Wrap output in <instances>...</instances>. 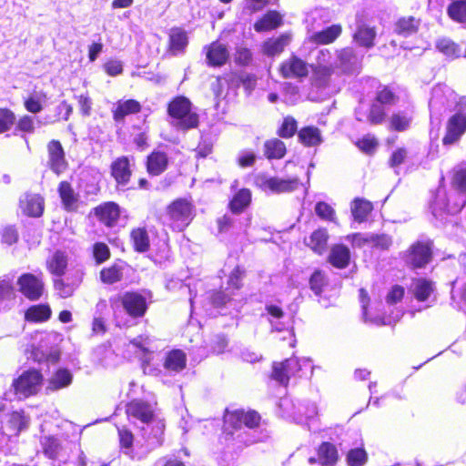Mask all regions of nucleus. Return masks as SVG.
I'll return each instance as SVG.
<instances>
[{"mask_svg": "<svg viewBox=\"0 0 466 466\" xmlns=\"http://www.w3.org/2000/svg\"><path fill=\"white\" fill-rule=\"evenodd\" d=\"M126 413L129 421L143 425L141 431L149 449L162 444L165 423L156 416L152 404L142 400H133L127 404Z\"/></svg>", "mask_w": 466, "mask_h": 466, "instance_id": "1", "label": "nucleus"}, {"mask_svg": "<svg viewBox=\"0 0 466 466\" xmlns=\"http://www.w3.org/2000/svg\"><path fill=\"white\" fill-rule=\"evenodd\" d=\"M171 124L177 129L188 130L198 125V115L192 110L190 100L183 96H176L167 106Z\"/></svg>", "mask_w": 466, "mask_h": 466, "instance_id": "2", "label": "nucleus"}, {"mask_svg": "<svg viewBox=\"0 0 466 466\" xmlns=\"http://www.w3.org/2000/svg\"><path fill=\"white\" fill-rule=\"evenodd\" d=\"M194 217L195 207L186 198H177L167 208V223L174 230H184L190 224Z\"/></svg>", "mask_w": 466, "mask_h": 466, "instance_id": "3", "label": "nucleus"}, {"mask_svg": "<svg viewBox=\"0 0 466 466\" xmlns=\"http://www.w3.org/2000/svg\"><path fill=\"white\" fill-rule=\"evenodd\" d=\"M304 368L313 370L309 360L287 359L273 364L272 378L280 385L287 386L291 377H302Z\"/></svg>", "mask_w": 466, "mask_h": 466, "instance_id": "4", "label": "nucleus"}, {"mask_svg": "<svg viewBox=\"0 0 466 466\" xmlns=\"http://www.w3.org/2000/svg\"><path fill=\"white\" fill-rule=\"evenodd\" d=\"M43 376L35 370L23 372L12 383L13 394L17 400H24L35 395L42 388Z\"/></svg>", "mask_w": 466, "mask_h": 466, "instance_id": "5", "label": "nucleus"}, {"mask_svg": "<svg viewBox=\"0 0 466 466\" xmlns=\"http://www.w3.org/2000/svg\"><path fill=\"white\" fill-rule=\"evenodd\" d=\"M260 416L254 410H227L224 415V431L227 435L234 436V431H239L242 426L249 429L257 427L259 423Z\"/></svg>", "mask_w": 466, "mask_h": 466, "instance_id": "6", "label": "nucleus"}, {"mask_svg": "<svg viewBox=\"0 0 466 466\" xmlns=\"http://www.w3.org/2000/svg\"><path fill=\"white\" fill-rule=\"evenodd\" d=\"M29 417L24 410H15L6 416L5 425H0V447L3 446L10 437L17 436L27 429L29 425Z\"/></svg>", "mask_w": 466, "mask_h": 466, "instance_id": "7", "label": "nucleus"}, {"mask_svg": "<svg viewBox=\"0 0 466 466\" xmlns=\"http://www.w3.org/2000/svg\"><path fill=\"white\" fill-rule=\"evenodd\" d=\"M258 184L265 191L280 194L289 193L296 190L300 182L298 177L280 178L277 177H268L260 176L258 178Z\"/></svg>", "mask_w": 466, "mask_h": 466, "instance_id": "8", "label": "nucleus"}, {"mask_svg": "<svg viewBox=\"0 0 466 466\" xmlns=\"http://www.w3.org/2000/svg\"><path fill=\"white\" fill-rule=\"evenodd\" d=\"M431 242L417 241L408 249L405 260L412 268H423L431 259Z\"/></svg>", "mask_w": 466, "mask_h": 466, "instance_id": "9", "label": "nucleus"}, {"mask_svg": "<svg viewBox=\"0 0 466 466\" xmlns=\"http://www.w3.org/2000/svg\"><path fill=\"white\" fill-rule=\"evenodd\" d=\"M20 292L30 300H37L43 294L44 283L36 276L25 273L17 280Z\"/></svg>", "mask_w": 466, "mask_h": 466, "instance_id": "10", "label": "nucleus"}, {"mask_svg": "<svg viewBox=\"0 0 466 466\" xmlns=\"http://www.w3.org/2000/svg\"><path fill=\"white\" fill-rule=\"evenodd\" d=\"M336 66L344 74L358 73L361 67V58L351 47L338 51Z\"/></svg>", "mask_w": 466, "mask_h": 466, "instance_id": "11", "label": "nucleus"}, {"mask_svg": "<svg viewBox=\"0 0 466 466\" xmlns=\"http://www.w3.org/2000/svg\"><path fill=\"white\" fill-rule=\"evenodd\" d=\"M126 312L132 318L143 317L147 309L146 298L137 292H127L121 298Z\"/></svg>", "mask_w": 466, "mask_h": 466, "instance_id": "12", "label": "nucleus"}, {"mask_svg": "<svg viewBox=\"0 0 466 466\" xmlns=\"http://www.w3.org/2000/svg\"><path fill=\"white\" fill-rule=\"evenodd\" d=\"M446 135L442 138L444 145L457 142L466 131V116L461 113L453 115L447 123Z\"/></svg>", "mask_w": 466, "mask_h": 466, "instance_id": "13", "label": "nucleus"}, {"mask_svg": "<svg viewBox=\"0 0 466 466\" xmlns=\"http://www.w3.org/2000/svg\"><path fill=\"white\" fill-rule=\"evenodd\" d=\"M309 66L302 59L292 56L280 66L281 75L286 78H301L309 74Z\"/></svg>", "mask_w": 466, "mask_h": 466, "instance_id": "14", "label": "nucleus"}, {"mask_svg": "<svg viewBox=\"0 0 466 466\" xmlns=\"http://www.w3.org/2000/svg\"><path fill=\"white\" fill-rule=\"evenodd\" d=\"M58 193L64 208L68 212L76 211L80 206V198L70 183L62 181L58 186Z\"/></svg>", "mask_w": 466, "mask_h": 466, "instance_id": "15", "label": "nucleus"}, {"mask_svg": "<svg viewBox=\"0 0 466 466\" xmlns=\"http://www.w3.org/2000/svg\"><path fill=\"white\" fill-rule=\"evenodd\" d=\"M47 149L51 169L56 174L62 173L66 167V162L61 143L52 140L48 143Z\"/></svg>", "mask_w": 466, "mask_h": 466, "instance_id": "16", "label": "nucleus"}, {"mask_svg": "<svg viewBox=\"0 0 466 466\" xmlns=\"http://www.w3.org/2000/svg\"><path fill=\"white\" fill-rule=\"evenodd\" d=\"M206 49L207 61L211 66H221L226 64L229 57L227 46L218 41L211 43Z\"/></svg>", "mask_w": 466, "mask_h": 466, "instance_id": "17", "label": "nucleus"}, {"mask_svg": "<svg viewBox=\"0 0 466 466\" xmlns=\"http://www.w3.org/2000/svg\"><path fill=\"white\" fill-rule=\"evenodd\" d=\"M44 198L38 194H25L20 199V207L29 217H40L44 211Z\"/></svg>", "mask_w": 466, "mask_h": 466, "instance_id": "18", "label": "nucleus"}, {"mask_svg": "<svg viewBox=\"0 0 466 466\" xmlns=\"http://www.w3.org/2000/svg\"><path fill=\"white\" fill-rule=\"evenodd\" d=\"M111 175L116 183L126 186L131 177L130 162L128 157H120L111 164Z\"/></svg>", "mask_w": 466, "mask_h": 466, "instance_id": "19", "label": "nucleus"}, {"mask_svg": "<svg viewBox=\"0 0 466 466\" xmlns=\"http://www.w3.org/2000/svg\"><path fill=\"white\" fill-rule=\"evenodd\" d=\"M96 215L102 223L107 227H112L119 218V207L114 202H106L96 208Z\"/></svg>", "mask_w": 466, "mask_h": 466, "instance_id": "20", "label": "nucleus"}, {"mask_svg": "<svg viewBox=\"0 0 466 466\" xmlns=\"http://www.w3.org/2000/svg\"><path fill=\"white\" fill-rule=\"evenodd\" d=\"M188 44L187 32L180 27H173L169 31V50L173 55L184 53Z\"/></svg>", "mask_w": 466, "mask_h": 466, "instance_id": "21", "label": "nucleus"}, {"mask_svg": "<svg viewBox=\"0 0 466 466\" xmlns=\"http://www.w3.org/2000/svg\"><path fill=\"white\" fill-rule=\"evenodd\" d=\"M68 258L65 252L56 251L46 261V267L49 272L56 277H63L66 274Z\"/></svg>", "mask_w": 466, "mask_h": 466, "instance_id": "22", "label": "nucleus"}, {"mask_svg": "<svg viewBox=\"0 0 466 466\" xmlns=\"http://www.w3.org/2000/svg\"><path fill=\"white\" fill-rule=\"evenodd\" d=\"M386 116V112L381 105L375 102L370 106L368 115L361 112L360 108L356 110V118L358 121H368L371 125L381 124Z\"/></svg>", "mask_w": 466, "mask_h": 466, "instance_id": "23", "label": "nucleus"}, {"mask_svg": "<svg viewBox=\"0 0 466 466\" xmlns=\"http://www.w3.org/2000/svg\"><path fill=\"white\" fill-rule=\"evenodd\" d=\"M186 354L180 350H173L167 353L164 368L169 372H179L186 367Z\"/></svg>", "mask_w": 466, "mask_h": 466, "instance_id": "24", "label": "nucleus"}, {"mask_svg": "<svg viewBox=\"0 0 466 466\" xmlns=\"http://www.w3.org/2000/svg\"><path fill=\"white\" fill-rule=\"evenodd\" d=\"M130 344L141 351V360L143 364H149L151 355L155 350L153 339L147 335H140L134 338L130 341Z\"/></svg>", "mask_w": 466, "mask_h": 466, "instance_id": "25", "label": "nucleus"}, {"mask_svg": "<svg viewBox=\"0 0 466 466\" xmlns=\"http://www.w3.org/2000/svg\"><path fill=\"white\" fill-rule=\"evenodd\" d=\"M167 163L168 158L166 153L154 151L147 157V171L153 176H158L167 169Z\"/></svg>", "mask_w": 466, "mask_h": 466, "instance_id": "26", "label": "nucleus"}, {"mask_svg": "<svg viewBox=\"0 0 466 466\" xmlns=\"http://www.w3.org/2000/svg\"><path fill=\"white\" fill-rule=\"evenodd\" d=\"M140 109L141 106L137 100L118 101L116 108L113 110V117L115 121L121 122L127 116L138 113Z\"/></svg>", "mask_w": 466, "mask_h": 466, "instance_id": "27", "label": "nucleus"}, {"mask_svg": "<svg viewBox=\"0 0 466 466\" xmlns=\"http://www.w3.org/2000/svg\"><path fill=\"white\" fill-rule=\"evenodd\" d=\"M299 141L306 147H317L322 143L320 130L313 126L301 128L298 132Z\"/></svg>", "mask_w": 466, "mask_h": 466, "instance_id": "28", "label": "nucleus"}, {"mask_svg": "<svg viewBox=\"0 0 466 466\" xmlns=\"http://www.w3.org/2000/svg\"><path fill=\"white\" fill-rule=\"evenodd\" d=\"M350 249L344 245L332 247L329 256V263L338 268H345L350 263Z\"/></svg>", "mask_w": 466, "mask_h": 466, "instance_id": "29", "label": "nucleus"}, {"mask_svg": "<svg viewBox=\"0 0 466 466\" xmlns=\"http://www.w3.org/2000/svg\"><path fill=\"white\" fill-rule=\"evenodd\" d=\"M328 238L327 230L319 228L315 230L305 242L315 253L321 255L327 249Z\"/></svg>", "mask_w": 466, "mask_h": 466, "instance_id": "30", "label": "nucleus"}, {"mask_svg": "<svg viewBox=\"0 0 466 466\" xmlns=\"http://www.w3.org/2000/svg\"><path fill=\"white\" fill-rule=\"evenodd\" d=\"M282 24V16L276 11H269L258 20L254 28L257 32L269 31Z\"/></svg>", "mask_w": 466, "mask_h": 466, "instance_id": "31", "label": "nucleus"}, {"mask_svg": "<svg viewBox=\"0 0 466 466\" xmlns=\"http://www.w3.org/2000/svg\"><path fill=\"white\" fill-rule=\"evenodd\" d=\"M73 380L72 373L66 369H59L48 380L46 390H58L68 387Z\"/></svg>", "mask_w": 466, "mask_h": 466, "instance_id": "32", "label": "nucleus"}, {"mask_svg": "<svg viewBox=\"0 0 466 466\" xmlns=\"http://www.w3.org/2000/svg\"><path fill=\"white\" fill-rule=\"evenodd\" d=\"M339 25H332L326 29L317 32L311 35V41L319 45H328L333 43L341 34Z\"/></svg>", "mask_w": 466, "mask_h": 466, "instance_id": "33", "label": "nucleus"}, {"mask_svg": "<svg viewBox=\"0 0 466 466\" xmlns=\"http://www.w3.org/2000/svg\"><path fill=\"white\" fill-rule=\"evenodd\" d=\"M80 282L81 279L79 277H76L72 281H69L68 279L58 277L54 280V287L57 294L61 298L66 299L74 294Z\"/></svg>", "mask_w": 466, "mask_h": 466, "instance_id": "34", "label": "nucleus"}, {"mask_svg": "<svg viewBox=\"0 0 466 466\" xmlns=\"http://www.w3.org/2000/svg\"><path fill=\"white\" fill-rule=\"evenodd\" d=\"M54 116L46 115L39 122L43 125H50L60 121H66L73 112V107L66 100L62 101L56 107Z\"/></svg>", "mask_w": 466, "mask_h": 466, "instance_id": "35", "label": "nucleus"}, {"mask_svg": "<svg viewBox=\"0 0 466 466\" xmlns=\"http://www.w3.org/2000/svg\"><path fill=\"white\" fill-rule=\"evenodd\" d=\"M373 209L371 202L363 198H355L351 203V213L355 221L363 222Z\"/></svg>", "mask_w": 466, "mask_h": 466, "instance_id": "36", "label": "nucleus"}, {"mask_svg": "<svg viewBox=\"0 0 466 466\" xmlns=\"http://www.w3.org/2000/svg\"><path fill=\"white\" fill-rule=\"evenodd\" d=\"M289 42L290 36L288 34L281 35L274 39H268L263 45L264 53L268 56L279 54L289 44Z\"/></svg>", "mask_w": 466, "mask_h": 466, "instance_id": "37", "label": "nucleus"}, {"mask_svg": "<svg viewBox=\"0 0 466 466\" xmlns=\"http://www.w3.org/2000/svg\"><path fill=\"white\" fill-rule=\"evenodd\" d=\"M46 100L47 96L44 91L34 92L25 100L24 105L28 112L37 114L42 111Z\"/></svg>", "mask_w": 466, "mask_h": 466, "instance_id": "38", "label": "nucleus"}, {"mask_svg": "<svg viewBox=\"0 0 466 466\" xmlns=\"http://www.w3.org/2000/svg\"><path fill=\"white\" fill-rule=\"evenodd\" d=\"M41 445L44 453L50 459L56 460L60 459V453L62 451V446L58 439L53 436H44L41 439Z\"/></svg>", "mask_w": 466, "mask_h": 466, "instance_id": "39", "label": "nucleus"}, {"mask_svg": "<svg viewBox=\"0 0 466 466\" xmlns=\"http://www.w3.org/2000/svg\"><path fill=\"white\" fill-rule=\"evenodd\" d=\"M50 316V307L44 304L32 306L25 312V319L32 322L46 321Z\"/></svg>", "mask_w": 466, "mask_h": 466, "instance_id": "40", "label": "nucleus"}, {"mask_svg": "<svg viewBox=\"0 0 466 466\" xmlns=\"http://www.w3.org/2000/svg\"><path fill=\"white\" fill-rule=\"evenodd\" d=\"M376 32L373 28L360 25L354 34V40L361 46L370 48L374 45Z\"/></svg>", "mask_w": 466, "mask_h": 466, "instance_id": "41", "label": "nucleus"}, {"mask_svg": "<svg viewBox=\"0 0 466 466\" xmlns=\"http://www.w3.org/2000/svg\"><path fill=\"white\" fill-rule=\"evenodd\" d=\"M319 461L323 465H332L338 459L336 447L329 442H323L318 451Z\"/></svg>", "mask_w": 466, "mask_h": 466, "instance_id": "42", "label": "nucleus"}, {"mask_svg": "<svg viewBox=\"0 0 466 466\" xmlns=\"http://www.w3.org/2000/svg\"><path fill=\"white\" fill-rule=\"evenodd\" d=\"M412 291L418 300H426L433 291V285L431 281L424 279L413 280L411 285Z\"/></svg>", "mask_w": 466, "mask_h": 466, "instance_id": "43", "label": "nucleus"}, {"mask_svg": "<svg viewBox=\"0 0 466 466\" xmlns=\"http://www.w3.org/2000/svg\"><path fill=\"white\" fill-rule=\"evenodd\" d=\"M412 116L405 111L392 114L390 119V128L395 131H404L410 127Z\"/></svg>", "mask_w": 466, "mask_h": 466, "instance_id": "44", "label": "nucleus"}, {"mask_svg": "<svg viewBox=\"0 0 466 466\" xmlns=\"http://www.w3.org/2000/svg\"><path fill=\"white\" fill-rule=\"evenodd\" d=\"M285 153L286 147L281 140L272 139L264 144V154L268 158H281Z\"/></svg>", "mask_w": 466, "mask_h": 466, "instance_id": "45", "label": "nucleus"}, {"mask_svg": "<svg viewBox=\"0 0 466 466\" xmlns=\"http://www.w3.org/2000/svg\"><path fill=\"white\" fill-rule=\"evenodd\" d=\"M123 277L122 268L118 265H112L100 271V279L105 284H114L121 280Z\"/></svg>", "mask_w": 466, "mask_h": 466, "instance_id": "46", "label": "nucleus"}, {"mask_svg": "<svg viewBox=\"0 0 466 466\" xmlns=\"http://www.w3.org/2000/svg\"><path fill=\"white\" fill-rule=\"evenodd\" d=\"M134 248L138 252H145L149 248V238L144 228H136L131 232Z\"/></svg>", "mask_w": 466, "mask_h": 466, "instance_id": "47", "label": "nucleus"}, {"mask_svg": "<svg viewBox=\"0 0 466 466\" xmlns=\"http://www.w3.org/2000/svg\"><path fill=\"white\" fill-rule=\"evenodd\" d=\"M436 47L441 53H442L451 59L460 56L461 53V50L459 47V46L448 38L440 39L437 42Z\"/></svg>", "mask_w": 466, "mask_h": 466, "instance_id": "48", "label": "nucleus"}, {"mask_svg": "<svg viewBox=\"0 0 466 466\" xmlns=\"http://www.w3.org/2000/svg\"><path fill=\"white\" fill-rule=\"evenodd\" d=\"M251 200V193L248 189L239 190L230 202V208L233 212H241L247 208Z\"/></svg>", "mask_w": 466, "mask_h": 466, "instance_id": "49", "label": "nucleus"}, {"mask_svg": "<svg viewBox=\"0 0 466 466\" xmlns=\"http://www.w3.org/2000/svg\"><path fill=\"white\" fill-rule=\"evenodd\" d=\"M449 16L459 23H466V2L451 1L447 9Z\"/></svg>", "mask_w": 466, "mask_h": 466, "instance_id": "50", "label": "nucleus"}, {"mask_svg": "<svg viewBox=\"0 0 466 466\" xmlns=\"http://www.w3.org/2000/svg\"><path fill=\"white\" fill-rule=\"evenodd\" d=\"M419 22L414 17L400 18L395 26V31L399 35L408 36L415 33L418 29Z\"/></svg>", "mask_w": 466, "mask_h": 466, "instance_id": "51", "label": "nucleus"}, {"mask_svg": "<svg viewBox=\"0 0 466 466\" xmlns=\"http://www.w3.org/2000/svg\"><path fill=\"white\" fill-rule=\"evenodd\" d=\"M399 101V96L390 86L381 87L376 95V102L383 106H393Z\"/></svg>", "mask_w": 466, "mask_h": 466, "instance_id": "52", "label": "nucleus"}, {"mask_svg": "<svg viewBox=\"0 0 466 466\" xmlns=\"http://www.w3.org/2000/svg\"><path fill=\"white\" fill-rule=\"evenodd\" d=\"M328 284L327 277L321 270H315L309 279V288L317 297H320L323 288Z\"/></svg>", "mask_w": 466, "mask_h": 466, "instance_id": "53", "label": "nucleus"}, {"mask_svg": "<svg viewBox=\"0 0 466 466\" xmlns=\"http://www.w3.org/2000/svg\"><path fill=\"white\" fill-rule=\"evenodd\" d=\"M365 242L370 243L373 247H376L380 249H388L391 244L392 240L391 238L388 235L382 234V235H376V234H370L368 235L364 238Z\"/></svg>", "mask_w": 466, "mask_h": 466, "instance_id": "54", "label": "nucleus"}, {"mask_svg": "<svg viewBox=\"0 0 466 466\" xmlns=\"http://www.w3.org/2000/svg\"><path fill=\"white\" fill-rule=\"evenodd\" d=\"M297 129V121L294 117L288 116L283 119V123L279 130V135L283 138H289L294 136Z\"/></svg>", "mask_w": 466, "mask_h": 466, "instance_id": "55", "label": "nucleus"}, {"mask_svg": "<svg viewBox=\"0 0 466 466\" xmlns=\"http://www.w3.org/2000/svg\"><path fill=\"white\" fill-rule=\"evenodd\" d=\"M332 74V66H317L314 70L316 81L320 86H325L328 85L329 78Z\"/></svg>", "mask_w": 466, "mask_h": 466, "instance_id": "56", "label": "nucleus"}, {"mask_svg": "<svg viewBox=\"0 0 466 466\" xmlns=\"http://www.w3.org/2000/svg\"><path fill=\"white\" fill-rule=\"evenodd\" d=\"M347 461L350 466H363L367 461V453L360 448L350 450Z\"/></svg>", "mask_w": 466, "mask_h": 466, "instance_id": "57", "label": "nucleus"}, {"mask_svg": "<svg viewBox=\"0 0 466 466\" xmlns=\"http://www.w3.org/2000/svg\"><path fill=\"white\" fill-rule=\"evenodd\" d=\"M118 436H119V442L122 449H124V452L127 455H130L132 452V445L134 441V436L133 433L125 429H118Z\"/></svg>", "mask_w": 466, "mask_h": 466, "instance_id": "58", "label": "nucleus"}, {"mask_svg": "<svg viewBox=\"0 0 466 466\" xmlns=\"http://www.w3.org/2000/svg\"><path fill=\"white\" fill-rule=\"evenodd\" d=\"M15 116L7 108H0V133L9 130L15 124Z\"/></svg>", "mask_w": 466, "mask_h": 466, "instance_id": "59", "label": "nucleus"}, {"mask_svg": "<svg viewBox=\"0 0 466 466\" xmlns=\"http://www.w3.org/2000/svg\"><path fill=\"white\" fill-rule=\"evenodd\" d=\"M93 255L96 263L100 264L109 258L110 251L107 245L97 242L93 247Z\"/></svg>", "mask_w": 466, "mask_h": 466, "instance_id": "60", "label": "nucleus"}, {"mask_svg": "<svg viewBox=\"0 0 466 466\" xmlns=\"http://www.w3.org/2000/svg\"><path fill=\"white\" fill-rule=\"evenodd\" d=\"M315 212L322 219L333 221L335 218L334 209L325 202H318L315 207Z\"/></svg>", "mask_w": 466, "mask_h": 466, "instance_id": "61", "label": "nucleus"}, {"mask_svg": "<svg viewBox=\"0 0 466 466\" xmlns=\"http://www.w3.org/2000/svg\"><path fill=\"white\" fill-rule=\"evenodd\" d=\"M15 289L9 279L0 280V300H11L15 299Z\"/></svg>", "mask_w": 466, "mask_h": 466, "instance_id": "62", "label": "nucleus"}, {"mask_svg": "<svg viewBox=\"0 0 466 466\" xmlns=\"http://www.w3.org/2000/svg\"><path fill=\"white\" fill-rule=\"evenodd\" d=\"M356 145L361 151L370 154L375 150L378 146V142L375 137L368 135L360 139Z\"/></svg>", "mask_w": 466, "mask_h": 466, "instance_id": "63", "label": "nucleus"}, {"mask_svg": "<svg viewBox=\"0 0 466 466\" xmlns=\"http://www.w3.org/2000/svg\"><path fill=\"white\" fill-rule=\"evenodd\" d=\"M454 186L463 193H466V169H459L455 172L453 177Z\"/></svg>", "mask_w": 466, "mask_h": 466, "instance_id": "64", "label": "nucleus"}]
</instances>
